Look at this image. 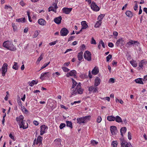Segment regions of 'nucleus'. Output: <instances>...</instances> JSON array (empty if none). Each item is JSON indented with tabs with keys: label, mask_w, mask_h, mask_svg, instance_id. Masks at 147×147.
I'll return each mask as SVG.
<instances>
[{
	"label": "nucleus",
	"mask_w": 147,
	"mask_h": 147,
	"mask_svg": "<svg viewBox=\"0 0 147 147\" xmlns=\"http://www.w3.org/2000/svg\"><path fill=\"white\" fill-rule=\"evenodd\" d=\"M21 109L22 110L24 113H26L28 112L27 110L24 106H21Z\"/></svg>",
	"instance_id": "nucleus-47"
},
{
	"label": "nucleus",
	"mask_w": 147,
	"mask_h": 147,
	"mask_svg": "<svg viewBox=\"0 0 147 147\" xmlns=\"http://www.w3.org/2000/svg\"><path fill=\"white\" fill-rule=\"evenodd\" d=\"M48 128L45 125H42L40 126V135H42L45 134Z\"/></svg>",
	"instance_id": "nucleus-9"
},
{
	"label": "nucleus",
	"mask_w": 147,
	"mask_h": 147,
	"mask_svg": "<svg viewBox=\"0 0 147 147\" xmlns=\"http://www.w3.org/2000/svg\"><path fill=\"white\" fill-rule=\"evenodd\" d=\"M125 147H132L131 144L129 143H127L125 145Z\"/></svg>",
	"instance_id": "nucleus-63"
},
{
	"label": "nucleus",
	"mask_w": 147,
	"mask_h": 147,
	"mask_svg": "<svg viewBox=\"0 0 147 147\" xmlns=\"http://www.w3.org/2000/svg\"><path fill=\"white\" fill-rule=\"evenodd\" d=\"M51 75V73L49 72L42 73L40 75V79L42 80H44L45 78H49Z\"/></svg>",
	"instance_id": "nucleus-7"
},
{
	"label": "nucleus",
	"mask_w": 147,
	"mask_h": 147,
	"mask_svg": "<svg viewBox=\"0 0 147 147\" xmlns=\"http://www.w3.org/2000/svg\"><path fill=\"white\" fill-rule=\"evenodd\" d=\"M65 126V124L64 123H61L59 126V128L60 129H62L63 127Z\"/></svg>",
	"instance_id": "nucleus-56"
},
{
	"label": "nucleus",
	"mask_w": 147,
	"mask_h": 147,
	"mask_svg": "<svg viewBox=\"0 0 147 147\" xmlns=\"http://www.w3.org/2000/svg\"><path fill=\"white\" fill-rule=\"evenodd\" d=\"M112 56L111 55L109 54L106 57L107 61L109 62V60L111 59Z\"/></svg>",
	"instance_id": "nucleus-51"
},
{
	"label": "nucleus",
	"mask_w": 147,
	"mask_h": 147,
	"mask_svg": "<svg viewBox=\"0 0 147 147\" xmlns=\"http://www.w3.org/2000/svg\"><path fill=\"white\" fill-rule=\"evenodd\" d=\"M71 93L72 95L73 96H75L76 95L77 93V86L76 88H72V89H71Z\"/></svg>",
	"instance_id": "nucleus-22"
},
{
	"label": "nucleus",
	"mask_w": 147,
	"mask_h": 147,
	"mask_svg": "<svg viewBox=\"0 0 147 147\" xmlns=\"http://www.w3.org/2000/svg\"><path fill=\"white\" fill-rule=\"evenodd\" d=\"M125 14L128 17L131 18L133 16V14L132 12L129 11H127L125 12Z\"/></svg>",
	"instance_id": "nucleus-31"
},
{
	"label": "nucleus",
	"mask_w": 147,
	"mask_h": 147,
	"mask_svg": "<svg viewBox=\"0 0 147 147\" xmlns=\"http://www.w3.org/2000/svg\"><path fill=\"white\" fill-rule=\"evenodd\" d=\"M43 54H42L40 56V57L38 58L36 63L37 64H38L39 62L43 59Z\"/></svg>",
	"instance_id": "nucleus-39"
},
{
	"label": "nucleus",
	"mask_w": 147,
	"mask_h": 147,
	"mask_svg": "<svg viewBox=\"0 0 147 147\" xmlns=\"http://www.w3.org/2000/svg\"><path fill=\"white\" fill-rule=\"evenodd\" d=\"M55 143L57 145H59L61 144V140L59 139H56L54 140Z\"/></svg>",
	"instance_id": "nucleus-42"
},
{
	"label": "nucleus",
	"mask_w": 147,
	"mask_h": 147,
	"mask_svg": "<svg viewBox=\"0 0 147 147\" xmlns=\"http://www.w3.org/2000/svg\"><path fill=\"white\" fill-rule=\"evenodd\" d=\"M62 18L61 16H59L55 18L54 19V21L56 24H59L61 23Z\"/></svg>",
	"instance_id": "nucleus-17"
},
{
	"label": "nucleus",
	"mask_w": 147,
	"mask_h": 147,
	"mask_svg": "<svg viewBox=\"0 0 147 147\" xmlns=\"http://www.w3.org/2000/svg\"><path fill=\"white\" fill-rule=\"evenodd\" d=\"M99 72V69L98 67L97 66L95 67L92 71V74L94 75H95L98 74Z\"/></svg>",
	"instance_id": "nucleus-16"
},
{
	"label": "nucleus",
	"mask_w": 147,
	"mask_h": 147,
	"mask_svg": "<svg viewBox=\"0 0 147 147\" xmlns=\"http://www.w3.org/2000/svg\"><path fill=\"white\" fill-rule=\"evenodd\" d=\"M57 42V41H53L49 43V44L50 46H52L55 45Z\"/></svg>",
	"instance_id": "nucleus-60"
},
{
	"label": "nucleus",
	"mask_w": 147,
	"mask_h": 147,
	"mask_svg": "<svg viewBox=\"0 0 147 147\" xmlns=\"http://www.w3.org/2000/svg\"><path fill=\"white\" fill-rule=\"evenodd\" d=\"M91 143L93 145H95L97 144L98 143V142H96V141L94 140H92L91 141Z\"/></svg>",
	"instance_id": "nucleus-48"
},
{
	"label": "nucleus",
	"mask_w": 147,
	"mask_h": 147,
	"mask_svg": "<svg viewBox=\"0 0 147 147\" xmlns=\"http://www.w3.org/2000/svg\"><path fill=\"white\" fill-rule=\"evenodd\" d=\"M128 138L129 140L131 139V135L130 132H128Z\"/></svg>",
	"instance_id": "nucleus-58"
},
{
	"label": "nucleus",
	"mask_w": 147,
	"mask_h": 147,
	"mask_svg": "<svg viewBox=\"0 0 147 147\" xmlns=\"http://www.w3.org/2000/svg\"><path fill=\"white\" fill-rule=\"evenodd\" d=\"M20 128H22L23 129L27 128L28 127V124L24 120L19 124Z\"/></svg>",
	"instance_id": "nucleus-5"
},
{
	"label": "nucleus",
	"mask_w": 147,
	"mask_h": 147,
	"mask_svg": "<svg viewBox=\"0 0 147 147\" xmlns=\"http://www.w3.org/2000/svg\"><path fill=\"white\" fill-rule=\"evenodd\" d=\"M17 102H18V103L19 106L21 107V106H22V104L21 101L20 100V97H19V98H17Z\"/></svg>",
	"instance_id": "nucleus-44"
},
{
	"label": "nucleus",
	"mask_w": 147,
	"mask_h": 147,
	"mask_svg": "<svg viewBox=\"0 0 147 147\" xmlns=\"http://www.w3.org/2000/svg\"><path fill=\"white\" fill-rule=\"evenodd\" d=\"M102 120V118L100 116H98L97 118L96 121L98 123L100 122Z\"/></svg>",
	"instance_id": "nucleus-57"
},
{
	"label": "nucleus",
	"mask_w": 147,
	"mask_h": 147,
	"mask_svg": "<svg viewBox=\"0 0 147 147\" xmlns=\"http://www.w3.org/2000/svg\"><path fill=\"white\" fill-rule=\"evenodd\" d=\"M110 130L112 134L113 135L115 134L117 132V127L114 126H111L110 127Z\"/></svg>",
	"instance_id": "nucleus-10"
},
{
	"label": "nucleus",
	"mask_w": 147,
	"mask_h": 147,
	"mask_svg": "<svg viewBox=\"0 0 147 147\" xmlns=\"http://www.w3.org/2000/svg\"><path fill=\"white\" fill-rule=\"evenodd\" d=\"M127 130V128L125 127H123L121 128L120 129V132L121 134V135L122 136H123V134L125 133Z\"/></svg>",
	"instance_id": "nucleus-25"
},
{
	"label": "nucleus",
	"mask_w": 147,
	"mask_h": 147,
	"mask_svg": "<svg viewBox=\"0 0 147 147\" xmlns=\"http://www.w3.org/2000/svg\"><path fill=\"white\" fill-rule=\"evenodd\" d=\"M146 60L144 59L140 61L139 63V67H138L139 69L141 68L142 69L144 65H146Z\"/></svg>",
	"instance_id": "nucleus-11"
},
{
	"label": "nucleus",
	"mask_w": 147,
	"mask_h": 147,
	"mask_svg": "<svg viewBox=\"0 0 147 147\" xmlns=\"http://www.w3.org/2000/svg\"><path fill=\"white\" fill-rule=\"evenodd\" d=\"M38 22L39 24L42 26H44L46 24V21L42 18H40L39 19Z\"/></svg>",
	"instance_id": "nucleus-20"
},
{
	"label": "nucleus",
	"mask_w": 147,
	"mask_h": 147,
	"mask_svg": "<svg viewBox=\"0 0 147 147\" xmlns=\"http://www.w3.org/2000/svg\"><path fill=\"white\" fill-rule=\"evenodd\" d=\"M40 33V31L37 30H36L35 31L34 34L33 35V38H36L39 35Z\"/></svg>",
	"instance_id": "nucleus-38"
},
{
	"label": "nucleus",
	"mask_w": 147,
	"mask_h": 147,
	"mask_svg": "<svg viewBox=\"0 0 147 147\" xmlns=\"http://www.w3.org/2000/svg\"><path fill=\"white\" fill-rule=\"evenodd\" d=\"M134 46L136 47V46H139L140 43L138 42L134 41Z\"/></svg>",
	"instance_id": "nucleus-55"
},
{
	"label": "nucleus",
	"mask_w": 147,
	"mask_h": 147,
	"mask_svg": "<svg viewBox=\"0 0 147 147\" xmlns=\"http://www.w3.org/2000/svg\"><path fill=\"white\" fill-rule=\"evenodd\" d=\"M38 83V81L36 80H32L30 82H28L29 83V85L30 86L32 87L34 85H36Z\"/></svg>",
	"instance_id": "nucleus-27"
},
{
	"label": "nucleus",
	"mask_w": 147,
	"mask_h": 147,
	"mask_svg": "<svg viewBox=\"0 0 147 147\" xmlns=\"http://www.w3.org/2000/svg\"><path fill=\"white\" fill-rule=\"evenodd\" d=\"M83 117L85 121L86 120H89L91 117V116L90 115H88Z\"/></svg>",
	"instance_id": "nucleus-53"
},
{
	"label": "nucleus",
	"mask_w": 147,
	"mask_h": 147,
	"mask_svg": "<svg viewBox=\"0 0 147 147\" xmlns=\"http://www.w3.org/2000/svg\"><path fill=\"white\" fill-rule=\"evenodd\" d=\"M72 85L71 87V89H72V88H74L76 86L77 84V82L73 79H72Z\"/></svg>",
	"instance_id": "nucleus-36"
},
{
	"label": "nucleus",
	"mask_w": 147,
	"mask_h": 147,
	"mask_svg": "<svg viewBox=\"0 0 147 147\" xmlns=\"http://www.w3.org/2000/svg\"><path fill=\"white\" fill-rule=\"evenodd\" d=\"M62 69L63 71L65 72H67L69 70V69L67 68L64 67H62Z\"/></svg>",
	"instance_id": "nucleus-50"
},
{
	"label": "nucleus",
	"mask_w": 147,
	"mask_h": 147,
	"mask_svg": "<svg viewBox=\"0 0 147 147\" xmlns=\"http://www.w3.org/2000/svg\"><path fill=\"white\" fill-rule=\"evenodd\" d=\"M105 15L104 14H100L99 15L98 17V20L102 22V19L105 16Z\"/></svg>",
	"instance_id": "nucleus-35"
},
{
	"label": "nucleus",
	"mask_w": 147,
	"mask_h": 147,
	"mask_svg": "<svg viewBox=\"0 0 147 147\" xmlns=\"http://www.w3.org/2000/svg\"><path fill=\"white\" fill-rule=\"evenodd\" d=\"M101 99L104 100H107L108 101H109L110 100V98L109 97H106L105 98H101Z\"/></svg>",
	"instance_id": "nucleus-61"
},
{
	"label": "nucleus",
	"mask_w": 147,
	"mask_h": 147,
	"mask_svg": "<svg viewBox=\"0 0 147 147\" xmlns=\"http://www.w3.org/2000/svg\"><path fill=\"white\" fill-rule=\"evenodd\" d=\"M80 102H81V101L80 100H79V101H75L74 102H71V105H73L74 104L75 105H76V104H79V103H80Z\"/></svg>",
	"instance_id": "nucleus-54"
},
{
	"label": "nucleus",
	"mask_w": 147,
	"mask_h": 147,
	"mask_svg": "<svg viewBox=\"0 0 147 147\" xmlns=\"http://www.w3.org/2000/svg\"><path fill=\"white\" fill-rule=\"evenodd\" d=\"M77 89L78 94H82L83 93L84 89L82 88L80 83L77 85Z\"/></svg>",
	"instance_id": "nucleus-8"
},
{
	"label": "nucleus",
	"mask_w": 147,
	"mask_h": 147,
	"mask_svg": "<svg viewBox=\"0 0 147 147\" xmlns=\"http://www.w3.org/2000/svg\"><path fill=\"white\" fill-rule=\"evenodd\" d=\"M54 78L57 77V76H60V74L58 72H57L55 73H53L52 74Z\"/></svg>",
	"instance_id": "nucleus-46"
},
{
	"label": "nucleus",
	"mask_w": 147,
	"mask_h": 147,
	"mask_svg": "<svg viewBox=\"0 0 147 147\" xmlns=\"http://www.w3.org/2000/svg\"><path fill=\"white\" fill-rule=\"evenodd\" d=\"M94 87L93 86H90L88 87V90L89 91L91 92L93 91L94 89Z\"/></svg>",
	"instance_id": "nucleus-52"
},
{
	"label": "nucleus",
	"mask_w": 147,
	"mask_h": 147,
	"mask_svg": "<svg viewBox=\"0 0 147 147\" xmlns=\"http://www.w3.org/2000/svg\"><path fill=\"white\" fill-rule=\"evenodd\" d=\"M12 27L13 28V30L15 31L17 29V26L15 24H12Z\"/></svg>",
	"instance_id": "nucleus-62"
},
{
	"label": "nucleus",
	"mask_w": 147,
	"mask_h": 147,
	"mask_svg": "<svg viewBox=\"0 0 147 147\" xmlns=\"http://www.w3.org/2000/svg\"><path fill=\"white\" fill-rule=\"evenodd\" d=\"M115 119V117L113 115L108 116L107 117V120L110 121H114Z\"/></svg>",
	"instance_id": "nucleus-26"
},
{
	"label": "nucleus",
	"mask_w": 147,
	"mask_h": 147,
	"mask_svg": "<svg viewBox=\"0 0 147 147\" xmlns=\"http://www.w3.org/2000/svg\"><path fill=\"white\" fill-rule=\"evenodd\" d=\"M8 65L6 63H4L3 65L1 68L2 76H4L7 70Z\"/></svg>",
	"instance_id": "nucleus-3"
},
{
	"label": "nucleus",
	"mask_w": 147,
	"mask_h": 147,
	"mask_svg": "<svg viewBox=\"0 0 147 147\" xmlns=\"http://www.w3.org/2000/svg\"><path fill=\"white\" fill-rule=\"evenodd\" d=\"M76 71L75 70H73L70 71L69 73H67L66 74V76L67 77L69 76H74L76 74Z\"/></svg>",
	"instance_id": "nucleus-15"
},
{
	"label": "nucleus",
	"mask_w": 147,
	"mask_h": 147,
	"mask_svg": "<svg viewBox=\"0 0 147 147\" xmlns=\"http://www.w3.org/2000/svg\"><path fill=\"white\" fill-rule=\"evenodd\" d=\"M124 40L123 38H119L116 42L115 43V45L117 46H119L120 45H123L124 44L123 43Z\"/></svg>",
	"instance_id": "nucleus-14"
},
{
	"label": "nucleus",
	"mask_w": 147,
	"mask_h": 147,
	"mask_svg": "<svg viewBox=\"0 0 147 147\" xmlns=\"http://www.w3.org/2000/svg\"><path fill=\"white\" fill-rule=\"evenodd\" d=\"M134 41L131 40H130L129 42H127L126 44V46L129 47L131 45H133L134 46Z\"/></svg>",
	"instance_id": "nucleus-28"
},
{
	"label": "nucleus",
	"mask_w": 147,
	"mask_h": 147,
	"mask_svg": "<svg viewBox=\"0 0 147 147\" xmlns=\"http://www.w3.org/2000/svg\"><path fill=\"white\" fill-rule=\"evenodd\" d=\"M91 54L89 51H87L84 53V57L85 59L88 61L91 60Z\"/></svg>",
	"instance_id": "nucleus-2"
},
{
	"label": "nucleus",
	"mask_w": 147,
	"mask_h": 147,
	"mask_svg": "<svg viewBox=\"0 0 147 147\" xmlns=\"http://www.w3.org/2000/svg\"><path fill=\"white\" fill-rule=\"evenodd\" d=\"M66 122L67 124V127H69L71 128H72V123L71 122L67 121H66Z\"/></svg>",
	"instance_id": "nucleus-41"
},
{
	"label": "nucleus",
	"mask_w": 147,
	"mask_h": 147,
	"mask_svg": "<svg viewBox=\"0 0 147 147\" xmlns=\"http://www.w3.org/2000/svg\"><path fill=\"white\" fill-rule=\"evenodd\" d=\"M101 80L98 77H96L94 80V85L95 87L98 86L100 84Z\"/></svg>",
	"instance_id": "nucleus-18"
},
{
	"label": "nucleus",
	"mask_w": 147,
	"mask_h": 147,
	"mask_svg": "<svg viewBox=\"0 0 147 147\" xmlns=\"http://www.w3.org/2000/svg\"><path fill=\"white\" fill-rule=\"evenodd\" d=\"M77 123L80 124L81 123H84L85 121L83 117L78 118L77 119Z\"/></svg>",
	"instance_id": "nucleus-23"
},
{
	"label": "nucleus",
	"mask_w": 147,
	"mask_h": 147,
	"mask_svg": "<svg viewBox=\"0 0 147 147\" xmlns=\"http://www.w3.org/2000/svg\"><path fill=\"white\" fill-rule=\"evenodd\" d=\"M24 117L22 115H20L16 118V121L18 124L24 120Z\"/></svg>",
	"instance_id": "nucleus-12"
},
{
	"label": "nucleus",
	"mask_w": 147,
	"mask_h": 147,
	"mask_svg": "<svg viewBox=\"0 0 147 147\" xmlns=\"http://www.w3.org/2000/svg\"><path fill=\"white\" fill-rule=\"evenodd\" d=\"M12 68L15 70H17L18 68V63H17L15 62L14 64L12 67Z\"/></svg>",
	"instance_id": "nucleus-45"
},
{
	"label": "nucleus",
	"mask_w": 147,
	"mask_h": 147,
	"mask_svg": "<svg viewBox=\"0 0 147 147\" xmlns=\"http://www.w3.org/2000/svg\"><path fill=\"white\" fill-rule=\"evenodd\" d=\"M42 138L40 136L38 137L37 140H34V143L37 144H39V145L42 143Z\"/></svg>",
	"instance_id": "nucleus-19"
},
{
	"label": "nucleus",
	"mask_w": 147,
	"mask_h": 147,
	"mask_svg": "<svg viewBox=\"0 0 147 147\" xmlns=\"http://www.w3.org/2000/svg\"><path fill=\"white\" fill-rule=\"evenodd\" d=\"M102 24V22L98 20L97 21L95 26L94 27L96 28H97L99 27Z\"/></svg>",
	"instance_id": "nucleus-34"
},
{
	"label": "nucleus",
	"mask_w": 147,
	"mask_h": 147,
	"mask_svg": "<svg viewBox=\"0 0 147 147\" xmlns=\"http://www.w3.org/2000/svg\"><path fill=\"white\" fill-rule=\"evenodd\" d=\"M118 143L117 142L115 141H113L111 143V145L113 147H116L117 146Z\"/></svg>",
	"instance_id": "nucleus-43"
},
{
	"label": "nucleus",
	"mask_w": 147,
	"mask_h": 147,
	"mask_svg": "<svg viewBox=\"0 0 147 147\" xmlns=\"http://www.w3.org/2000/svg\"><path fill=\"white\" fill-rule=\"evenodd\" d=\"M115 82V80L114 78H111L109 80V82L111 83H114Z\"/></svg>",
	"instance_id": "nucleus-64"
},
{
	"label": "nucleus",
	"mask_w": 147,
	"mask_h": 147,
	"mask_svg": "<svg viewBox=\"0 0 147 147\" xmlns=\"http://www.w3.org/2000/svg\"><path fill=\"white\" fill-rule=\"evenodd\" d=\"M16 22H24L25 21V18H20L18 19H16Z\"/></svg>",
	"instance_id": "nucleus-40"
},
{
	"label": "nucleus",
	"mask_w": 147,
	"mask_h": 147,
	"mask_svg": "<svg viewBox=\"0 0 147 147\" xmlns=\"http://www.w3.org/2000/svg\"><path fill=\"white\" fill-rule=\"evenodd\" d=\"M130 63L133 67H136L137 66V64L136 61L132 60L130 61Z\"/></svg>",
	"instance_id": "nucleus-33"
},
{
	"label": "nucleus",
	"mask_w": 147,
	"mask_h": 147,
	"mask_svg": "<svg viewBox=\"0 0 147 147\" xmlns=\"http://www.w3.org/2000/svg\"><path fill=\"white\" fill-rule=\"evenodd\" d=\"M4 8L6 9H8L10 11H11L12 9V7L9 5H5L4 7Z\"/></svg>",
	"instance_id": "nucleus-37"
},
{
	"label": "nucleus",
	"mask_w": 147,
	"mask_h": 147,
	"mask_svg": "<svg viewBox=\"0 0 147 147\" xmlns=\"http://www.w3.org/2000/svg\"><path fill=\"white\" fill-rule=\"evenodd\" d=\"M50 63V62H49L48 63H46L41 68L40 70L42 69L47 66Z\"/></svg>",
	"instance_id": "nucleus-49"
},
{
	"label": "nucleus",
	"mask_w": 147,
	"mask_h": 147,
	"mask_svg": "<svg viewBox=\"0 0 147 147\" xmlns=\"http://www.w3.org/2000/svg\"><path fill=\"white\" fill-rule=\"evenodd\" d=\"M3 46L4 47L12 51H14L16 50V47L13 44L12 42L9 40L4 41L3 44Z\"/></svg>",
	"instance_id": "nucleus-1"
},
{
	"label": "nucleus",
	"mask_w": 147,
	"mask_h": 147,
	"mask_svg": "<svg viewBox=\"0 0 147 147\" xmlns=\"http://www.w3.org/2000/svg\"><path fill=\"white\" fill-rule=\"evenodd\" d=\"M115 120L118 123H121L122 122V119L119 116H117L115 117Z\"/></svg>",
	"instance_id": "nucleus-29"
},
{
	"label": "nucleus",
	"mask_w": 147,
	"mask_h": 147,
	"mask_svg": "<svg viewBox=\"0 0 147 147\" xmlns=\"http://www.w3.org/2000/svg\"><path fill=\"white\" fill-rule=\"evenodd\" d=\"M91 9L93 11H98L100 10L99 7L94 2H92L90 5Z\"/></svg>",
	"instance_id": "nucleus-4"
},
{
	"label": "nucleus",
	"mask_w": 147,
	"mask_h": 147,
	"mask_svg": "<svg viewBox=\"0 0 147 147\" xmlns=\"http://www.w3.org/2000/svg\"><path fill=\"white\" fill-rule=\"evenodd\" d=\"M91 43L92 44H94L95 45L96 44V41L93 37L92 38Z\"/></svg>",
	"instance_id": "nucleus-59"
},
{
	"label": "nucleus",
	"mask_w": 147,
	"mask_h": 147,
	"mask_svg": "<svg viewBox=\"0 0 147 147\" xmlns=\"http://www.w3.org/2000/svg\"><path fill=\"white\" fill-rule=\"evenodd\" d=\"M135 81L137 83L143 84V83L142 81V79L141 78H139L136 79L135 80Z\"/></svg>",
	"instance_id": "nucleus-32"
},
{
	"label": "nucleus",
	"mask_w": 147,
	"mask_h": 147,
	"mask_svg": "<svg viewBox=\"0 0 147 147\" xmlns=\"http://www.w3.org/2000/svg\"><path fill=\"white\" fill-rule=\"evenodd\" d=\"M82 29H86L88 27V25L86 21H82L81 22Z\"/></svg>",
	"instance_id": "nucleus-21"
},
{
	"label": "nucleus",
	"mask_w": 147,
	"mask_h": 147,
	"mask_svg": "<svg viewBox=\"0 0 147 147\" xmlns=\"http://www.w3.org/2000/svg\"><path fill=\"white\" fill-rule=\"evenodd\" d=\"M83 52L82 51L80 52L78 54V58L80 61H81L82 59H83Z\"/></svg>",
	"instance_id": "nucleus-24"
},
{
	"label": "nucleus",
	"mask_w": 147,
	"mask_h": 147,
	"mask_svg": "<svg viewBox=\"0 0 147 147\" xmlns=\"http://www.w3.org/2000/svg\"><path fill=\"white\" fill-rule=\"evenodd\" d=\"M69 31L68 30L65 28H64L61 29L60 33L61 36H66L69 33Z\"/></svg>",
	"instance_id": "nucleus-6"
},
{
	"label": "nucleus",
	"mask_w": 147,
	"mask_h": 147,
	"mask_svg": "<svg viewBox=\"0 0 147 147\" xmlns=\"http://www.w3.org/2000/svg\"><path fill=\"white\" fill-rule=\"evenodd\" d=\"M57 8L54 7H49L48 9L49 11H53L55 13L57 12Z\"/></svg>",
	"instance_id": "nucleus-30"
},
{
	"label": "nucleus",
	"mask_w": 147,
	"mask_h": 147,
	"mask_svg": "<svg viewBox=\"0 0 147 147\" xmlns=\"http://www.w3.org/2000/svg\"><path fill=\"white\" fill-rule=\"evenodd\" d=\"M72 9V8L64 7L62 9L63 12L66 14H69Z\"/></svg>",
	"instance_id": "nucleus-13"
}]
</instances>
